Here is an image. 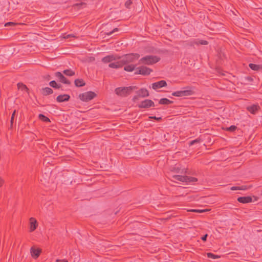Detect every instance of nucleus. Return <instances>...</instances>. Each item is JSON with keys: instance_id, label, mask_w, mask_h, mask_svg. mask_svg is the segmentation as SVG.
<instances>
[{"instance_id": "nucleus-24", "label": "nucleus", "mask_w": 262, "mask_h": 262, "mask_svg": "<svg viewBox=\"0 0 262 262\" xmlns=\"http://www.w3.org/2000/svg\"><path fill=\"white\" fill-rule=\"evenodd\" d=\"M172 103V101L167 98H162L159 101V103L161 104H168Z\"/></svg>"}, {"instance_id": "nucleus-16", "label": "nucleus", "mask_w": 262, "mask_h": 262, "mask_svg": "<svg viewBox=\"0 0 262 262\" xmlns=\"http://www.w3.org/2000/svg\"><path fill=\"white\" fill-rule=\"evenodd\" d=\"M252 198L250 196H242L237 199V201L242 203H248L252 202Z\"/></svg>"}, {"instance_id": "nucleus-36", "label": "nucleus", "mask_w": 262, "mask_h": 262, "mask_svg": "<svg viewBox=\"0 0 262 262\" xmlns=\"http://www.w3.org/2000/svg\"><path fill=\"white\" fill-rule=\"evenodd\" d=\"M4 183V180L2 178H1L0 177V187L2 186V185H3Z\"/></svg>"}, {"instance_id": "nucleus-20", "label": "nucleus", "mask_w": 262, "mask_h": 262, "mask_svg": "<svg viewBox=\"0 0 262 262\" xmlns=\"http://www.w3.org/2000/svg\"><path fill=\"white\" fill-rule=\"evenodd\" d=\"M42 94L43 95H48L53 93V90L48 87L42 89Z\"/></svg>"}, {"instance_id": "nucleus-25", "label": "nucleus", "mask_w": 262, "mask_h": 262, "mask_svg": "<svg viewBox=\"0 0 262 262\" xmlns=\"http://www.w3.org/2000/svg\"><path fill=\"white\" fill-rule=\"evenodd\" d=\"M209 210L208 209H190L188 210V211L196 212V213H203L207 211H208Z\"/></svg>"}, {"instance_id": "nucleus-28", "label": "nucleus", "mask_w": 262, "mask_h": 262, "mask_svg": "<svg viewBox=\"0 0 262 262\" xmlns=\"http://www.w3.org/2000/svg\"><path fill=\"white\" fill-rule=\"evenodd\" d=\"M207 255L208 258H210L212 259H216L220 257V256L214 254L212 253H207Z\"/></svg>"}, {"instance_id": "nucleus-33", "label": "nucleus", "mask_w": 262, "mask_h": 262, "mask_svg": "<svg viewBox=\"0 0 262 262\" xmlns=\"http://www.w3.org/2000/svg\"><path fill=\"white\" fill-rule=\"evenodd\" d=\"M15 25H16V24L13 22H8V23H7L5 26L7 27V26H14Z\"/></svg>"}, {"instance_id": "nucleus-42", "label": "nucleus", "mask_w": 262, "mask_h": 262, "mask_svg": "<svg viewBox=\"0 0 262 262\" xmlns=\"http://www.w3.org/2000/svg\"><path fill=\"white\" fill-rule=\"evenodd\" d=\"M127 4H129V3L126 2V5H127Z\"/></svg>"}, {"instance_id": "nucleus-12", "label": "nucleus", "mask_w": 262, "mask_h": 262, "mask_svg": "<svg viewBox=\"0 0 262 262\" xmlns=\"http://www.w3.org/2000/svg\"><path fill=\"white\" fill-rule=\"evenodd\" d=\"M166 85H167V83H166V81L161 80V81L153 83L152 84L151 88L154 90H156L158 89L164 87V86H166Z\"/></svg>"}, {"instance_id": "nucleus-8", "label": "nucleus", "mask_w": 262, "mask_h": 262, "mask_svg": "<svg viewBox=\"0 0 262 262\" xmlns=\"http://www.w3.org/2000/svg\"><path fill=\"white\" fill-rule=\"evenodd\" d=\"M192 94V91L191 90H180L172 93V95L176 97L187 96Z\"/></svg>"}, {"instance_id": "nucleus-23", "label": "nucleus", "mask_w": 262, "mask_h": 262, "mask_svg": "<svg viewBox=\"0 0 262 262\" xmlns=\"http://www.w3.org/2000/svg\"><path fill=\"white\" fill-rule=\"evenodd\" d=\"M49 85L54 88L59 89L61 87V85L60 84H57L56 82L54 80L51 81L49 83Z\"/></svg>"}, {"instance_id": "nucleus-21", "label": "nucleus", "mask_w": 262, "mask_h": 262, "mask_svg": "<svg viewBox=\"0 0 262 262\" xmlns=\"http://www.w3.org/2000/svg\"><path fill=\"white\" fill-rule=\"evenodd\" d=\"M75 84L76 86L80 87L85 85L84 81L81 79H77L75 80Z\"/></svg>"}, {"instance_id": "nucleus-27", "label": "nucleus", "mask_w": 262, "mask_h": 262, "mask_svg": "<svg viewBox=\"0 0 262 262\" xmlns=\"http://www.w3.org/2000/svg\"><path fill=\"white\" fill-rule=\"evenodd\" d=\"M63 73L69 76H72L75 74V72L71 70H65L63 71Z\"/></svg>"}, {"instance_id": "nucleus-38", "label": "nucleus", "mask_w": 262, "mask_h": 262, "mask_svg": "<svg viewBox=\"0 0 262 262\" xmlns=\"http://www.w3.org/2000/svg\"><path fill=\"white\" fill-rule=\"evenodd\" d=\"M118 29L117 28H115L112 32H110L108 33V35H111L112 33L115 32H117L118 31Z\"/></svg>"}, {"instance_id": "nucleus-17", "label": "nucleus", "mask_w": 262, "mask_h": 262, "mask_svg": "<svg viewBox=\"0 0 262 262\" xmlns=\"http://www.w3.org/2000/svg\"><path fill=\"white\" fill-rule=\"evenodd\" d=\"M70 98V96L68 95L64 94V95H59L57 97V101L58 102H63L66 101H68Z\"/></svg>"}, {"instance_id": "nucleus-39", "label": "nucleus", "mask_w": 262, "mask_h": 262, "mask_svg": "<svg viewBox=\"0 0 262 262\" xmlns=\"http://www.w3.org/2000/svg\"><path fill=\"white\" fill-rule=\"evenodd\" d=\"M207 237V234H205L203 237H202L201 239L203 241H205L206 240Z\"/></svg>"}, {"instance_id": "nucleus-19", "label": "nucleus", "mask_w": 262, "mask_h": 262, "mask_svg": "<svg viewBox=\"0 0 262 262\" xmlns=\"http://www.w3.org/2000/svg\"><path fill=\"white\" fill-rule=\"evenodd\" d=\"M126 66L124 67V69L125 71L127 72H132L135 69L136 66L133 64H125Z\"/></svg>"}, {"instance_id": "nucleus-26", "label": "nucleus", "mask_w": 262, "mask_h": 262, "mask_svg": "<svg viewBox=\"0 0 262 262\" xmlns=\"http://www.w3.org/2000/svg\"><path fill=\"white\" fill-rule=\"evenodd\" d=\"M18 89L19 90H21L23 91H27V88L25 85H24L22 83H18L17 84Z\"/></svg>"}, {"instance_id": "nucleus-5", "label": "nucleus", "mask_w": 262, "mask_h": 262, "mask_svg": "<svg viewBox=\"0 0 262 262\" xmlns=\"http://www.w3.org/2000/svg\"><path fill=\"white\" fill-rule=\"evenodd\" d=\"M96 96V94L95 93L89 91L83 93L79 95V99L84 102H88L93 99H94Z\"/></svg>"}, {"instance_id": "nucleus-7", "label": "nucleus", "mask_w": 262, "mask_h": 262, "mask_svg": "<svg viewBox=\"0 0 262 262\" xmlns=\"http://www.w3.org/2000/svg\"><path fill=\"white\" fill-rule=\"evenodd\" d=\"M139 108H147L151 106H155L154 102L149 99H145L138 104Z\"/></svg>"}, {"instance_id": "nucleus-37", "label": "nucleus", "mask_w": 262, "mask_h": 262, "mask_svg": "<svg viewBox=\"0 0 262 262\" xmlns=\"http://www.w3.org/2000/svg\"><path fill=\"white\" fill-rule=\"evenodd\" d=\"M56 262H68L66 259H57Z\"/></svg>"}, {"instance_id": "nucleus-3", "label": "nucleus", "mask_w": 262, "mask_h": 262, "mask_svg": "<svg viewBox=\"0 0 262 262\" xmlns=\"http://www.w3.org/2000/svg\"><path fill=\"white\" fill-rule=\"evenodd\" d=\"M160 58L157 56L149 55L141 58L139 63L145 64H152L158 62Z\"/></svg>"}, {"instance_id": "nucleus-14", "label": "nucleus", "mask_w": 262, "mask_h": 262, "mask_svg": "<svg viewBox=\"0 0 262 262\" xmlns=\"http://www.w3.org/2000/svg\"><path fill=\"white\" fill-rule=\"evenodd\" d=\"M55 76L59 79L61 82L67 84H70V81L68 80L61 72H56L55 73Z\"/></svg>"}, {"instance_id": "nucleus-41", "label": "nucleus", "mask_w": 262, "mask_h": 262, "mask_svg": "<svg viewBox=\"0 0 262 262\" xmlns=\"http://www.w3.org/2000/svg\"><path fill=\"white\" fill-rule=\"evenodd\" d=\"M196 142V140H193V141L191 142L190 144L192 145V144H193Z\"/></svg>"}, {"instance_id": "nucleus-15", "label": "nucleus", "mask_w": 262, "mask_h": 262, "mask_svg": "<svg viewBox=\"0 0 262 262\" xmlns=\"http://www.w3.org/2000/svg\"><path fill=\"white\" fill-rule=\"evenodd\" d=\"M41 250L40 249H35L33 247L31 248L30 253L33 258H37L40 255Z\"/></svg>"}, {"instance_id": "nucleus-32", "label": "nucleus", "mask_w": 262, "mask_h": 262, "mask_svg": "<svg viewBox=\"0 0 262 262\" xmlns=\"http://www.w3.org/2000/svg\"><path fill=\"white\" fill-rule=\"evenodd\" d=\"M74 35L73 34L65 35L63 36L64 38H69L70 37H74Z\"/></svg>"}, {"instance_id": "nucleus-34", "label": "nucleus", "mask_w": 262, "mask_h": 262, "mask_svg": "<svg viewBox=\"0 0 262 262\" xmlns=\"http://www.w3.org/2000/svg\"><path fill=\"white\" fill-rule=\"evenodd\" d=\"M236 127L235 126L231 125L228 128V129L229 130H231V131H233L236 129Z\"/></svg>"}, {"instance_id": "nucleus-22", "label": "nucleus", "mask_w": 262, "mask_h": 262, "mask_svg": "<svg viewBox=\"0 0 262 262\" xmlns=\"http://www.w3.org/2000/svg\"><path fill=\"white\" fill-rule=\"evenodd\" d=\"M249 66L252 70L254 71H258L261 68V67L260 65L254 63H250L249 64Z\"/></svg>"}, {"instance_id": "nucleus-35", "label": "nucleus", "mask_w": 262, "mask_h": 262, "mask_svg": "<svg viewBox=\"0 0 262 262\" xmlns=\"http://www.w3.org/2000/svg\"><path fill=\"white\" fill-rule=\"evenodd\" d=\"M15 112H16L15 111H14V112L12 114V116H11V125L12 124V122H13V120L14 118V115H15Z\"/></svg>"}, {"instance_id": "nucleus-18", "label": "nucleus", "mask_w": 262, "mask_h": 262, "mask_svg": "<svg viewBox=\"0 0 262 262\" xmlns=\"http://www.w3.org/2000/svg\"><path fill=\"white\" fill-rule=\"evenodd\" d=\"M258 108V105L255 104H253L247 107V110L252 114H255Z\"/></svg>"}, {"instance_id": "nucleus-13", "label": "nucleus", "mask_w": 262, "mask_h": 262, "mask_svg": "<svg viewBox=\"0 0 262 262\" xmlns=\"http://www.w3.org/2000/svg\"><path fill=\"white\" fill-rule=\"evenodd\" d=\"M118 60H118V61L116 60V61H112L111 63H110L108 64V67L111 68H113V69H118V68L122 67L123 65L122 60L121 59V58L120 57V58Z\"/></svg>"}, {"instance_id": "nucleus-10", "label": "nucleus", "mask_w": 262, "mask_h": 262, "mask_svg": "<svg viewBox=\"0 0 262 262\" xmlns=\"http://www.w3.org/2000/svg\"><path fill=\"white\" fill-rule=\"evenodd\" d=\"M151 72V70L150 69L144 66H141L137 68V71L136 73L143 75H149Z\"/></svg>"}, {"instance_id": "nucleus-9", "label": "nucleus", "mask_w": 262, "mask_h": 262, "mask_svg": "<svg viewBox=\"0 0 262 262\" xmlns=\"http://www.w3.org/2000/svg\"><path fill=\"white\" fill-rule=\"evenodd\" d=\"M38 226L37 220L33 217L29 219V231L32 232L35 231Z\"/></svg>"}, {"instance_id": "nucleus-31", "label": "nucleus", "mask_w": 262, "mask_h": 262, "mask_svg": "<svg viewBox=\"0 0 262 262\" xmlns=\"http://www.w3.org/2000/svg\"><path fill=\"white\" fill-rule=\"evenodd\" d=\"M196 43L198 44H201V45H207V41H206V40H200Z\"/></svg>"}, {"instance_id": "nucleus-29", "label": "nucleus", "mask_w": 262, "mask_h": 262, "mask_svg": "<svg viewBox=\"0 0 262 262\" xmlns=\"http://www.w3.org/2000/svg\"><path fill=\"white\" fill-rule=\"evenodd\" d=\"M38 117L39 119L41 120L44 122H48L50 121V119L48 117H46L42 114H39Z\"/></svg>"}, {"instance_id": "nucleus-11", "label": "nucleus", "mask_w": 262, "mask_h": 262, "mask_svg": "<svg viewBox=\"0 0 262 262\" xmlns=\"http://www.w3.org/2000/svg\"><path fill=\"white\" fill-rule=\"evenodd\" d=\"M120 58L119 57L114 55H110L106 56L102 59V61L103 62L107 63H111L112 61L118 60Z\"/></svg>"}, {"instance_id": "nucleus-40", "label": "nucleus", "mask_w": 262, "mask_h": 262, "mask_svg": "<svg viewBox=\"0 0 262 262\" xmlns=\"http://www.w3.org/2000/svg\"><path fill=\"white\" fill-rule=\"evenodd\" d=\"M150 118H154V119H156V120H159V119H161V118H157V117H156L155 116H154V117H150Z\"/></svg>"}, {"instance_id": "nucleus-1", "label": "nucleus", "mask_w": 262, "mask_h": 262, "mask_svg": "<svg viewBox=\"0 0 262 262\" xmlns=\"http://www.w3.org/2000/svg\"><path fill=\"white\" fill-rule=\"evenodd\" d=\"M140 55L138 54H128L121 58L123 65L127 64L134 62L139 59Z\"/></svg>"}, {"instance_id": "nucleus-2", "label": "nucleus", "mask_w": 262, "mask_h": 262, "mask_svg": "<svg viewBox=\"0 0 262 262\" xmlns=\"http://www.w3.org/2000/svg\"><path fill=\"white\" fill-rule=\"evenodd\" d=\"M173 181H180L186 183H193L197 181V179L186 176L174 175L172 176Z\"/></svg>"}, {"instance_id": "nucleus-6", "label": "nucleus", "mask_w": 262, "mask_h": 262, "mask_svg": "<svg viewBox=\"0 0 262 262\" xmlns=\"http://www.w3.org/2000/svg\"><path fill=\"white\" fill-rule=\"evenodd\" d=\"M136 95L134 96L133 100L136 102L139 99V97H146L149 96V92L147 89L142 88L137 91Z\"/></svg>"}, {"instance_id": "nucleus-4", "label": "nucleus", "mask_w": 262, "mask_h": 262, "mask_svg": "<svg viewBox=\"0 0 262 262\" xmlns=\"http://www.w3.org/2000/svg\"><path fill=\"white\" fill-rule=\"evenodd\" d=\"M133 88V86L118 88L115 89V93L118 95L125 96L131 93Z\"/></svg>"}, {"instance_id": "nucleus-30", "label": "nucleus", "mask_w": 262, "mask_h": 262, "mask_svg": "<svg viewBox=\"0 0 262 262\" xmlns=\"http://www.w3.org/2000/svg\"><path fill=\"white\" fill-rule=\"evenodd\" d=\"M246 187L243 186L242 187H238V186H233L231 187L230 189L231 190H245L246 189Z\"/></svg>"}, {"instance_id": "nucleus-43", "label": "nucleus", "mask_w": 262, "mask_h": 262, "mask_svg": "<svg viewBox=\"0 0 262 262\" xmlns=\"http://www.w3.org/2000/svg\"><path fill=\"white\" fill-rule=\"evenodd\" d=\"M127 4H129V3L126 2V5H127Z\"/></svg>"}]
</instances>
